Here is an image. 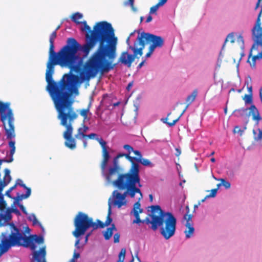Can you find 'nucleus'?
<instances>
[{"label": "nucleus", "mask_w": 262, "mask_h": 262, "mask_svg": "<svg viewBox=\"0 0 262 262\" xmlns=\"http://www.w3.org/2000/svg\"><path fill=\"white\" fill-rule=\"evenodd\" d=\"M12 117L13 119L11 122L9 121V122H6V123H4V122H2L5 131L7 139L10 140L8 143L10 149H15V142L12 140V139L14 138L16 136L14 125L15 118L13 112L12 113Z\"/></svg>", "instance_id": "9b49d317"}, {"label": "nucleus", "mask_w": 262, "mask_h": 262, "mask_svg": "<svg viewBox=\"0 0 262 262\" xmlns=\"http://www.w3.org/2000/svg\"><path fill=\"white\" fill-rule=\"evenodd\" d=\"M15 152V149H10V157L9 158H13V155H14Z\"/></svg>", "instance_id": "052dcab7"}, {"label": "nucleus", "mask_w": 262, "mask_h": 262, "mask_svg": "<svg viewBox=\"0 0 262 262\" xmlns=\"http://www.w3.org/2000/svg\"><path fill=\"white\" fill-rule=\"evenodd\" d=\"M79 242H80V239H77L75 242V246L77 248H79Z\"/></svg>", "instance_id": "0e129e2a"}, {"label": "nucleus", "mask_w": 262, "mask_h": 262, "mask_svg": "<svg viewBox=\"0 0 262 262\" xmlns=\"http://www.w3.org/2000/svg\"><path fill=\"white\" fill-rule=\"evenodd\" d=\"M32 236H33L34 242H35L39 244H41L43 243V238L42 236H37L36 235Z\"/></svg>", "instance_id": "473e14b6"}, {"label": "nucleus", "mask_w": 262, "mask_h": 262, "mask_svg": "<svg viewBox=\"0 0 262 262\" xmlns=\"http://www.w3.org/2000/svg\"><path fill=\"white\" fill-rule=\"evenodd\" d=\"M29 220L31 221H32L33 225H36L37 224H39V222H38V220L34 214H31L29 217Z\"/></svg>", "instance_id": "4c0bfd02"}, {"label": "nucleus", "mask_w": 262, "mask_h": 262, "mask_svg": "<svg viewBox=\"0 0 262 262\" xmlns=\"http://www.w3.org/2000/svg\"><path fill=\"white\" fill-rule=\"evenodd\" d=\"M243 99L246 104H251L252 103V95L251 94H246Z\"/></svg>", "instance_id": "2f4dec72"}, {"label": "nucleus", "mask_w": 262, "mask_h": 262, "mask_svg": "<svg viewBox=\"0 0 262 262\" xmlns=\"http://www.w3.org/2000/svg\"><path fill=\"white\" fill-rule=\"evenodd\" d=\"M95 139L99 142L102 148V160L101 163V168L102 171H104L110 158V154L107 150L108 147L106 146V142L102 138H96Z\"/></svg>", "instance_id": "4468645a"}, {"label": "nucleus", "mask_w": 262, "mask_h": 262, "mask_svg": "<svg viewBox=\"0 0 262 262\" xmlns=\"http://www.w3.org/2000/svg\"><path fill=\"white\" fill-rule=\"evenodd\" d=\"M261 23L259 20V25H257V20L255 25L252 30L253 39L257 44L262 43V28L260 27Z\"/></svg>", "instance_id": "6ab92c4d"}, {"label": "nucleus", "mask_w": 262, "mask_h": 262, "mask_svg": "<svg viewBox=\"0 0 262 262\" xmlns=\"http://www.w3.org/2000/svg\"><path fill=\"white\" fill-rule=\"evenodd\" d=\"M185 226L186 230L184 231L185 236L187 238H190L193 235L194 228L193 227L192 224L186 223Z\"/></svg>", "instance_id": "5701e85b"}, {"label": "nucleus", "mask_w": 262, "mask_h": 262, "mask_svg": "<svg viewBox=\"0 0 262 262\" xmlns=\"http://www.w3.org/2000/svg\"><path fill=\"white\" fill-rule=\"evenodd\" d=\"M111 198H110L108 201V213L106 217V220L104 223H103L102 221H101L99 220H97V225L98 226V228H103L105 226H107L110 225L112 222V219L111 217V215L112 213L111 211Z\"/></svg>", "instance_id": "aec40b11"}, {"label": "nucleus", "mask_w": 262, "mask_h": 262, "mask_svg": "<svg viewBox=\"0 0 262 262\" xmlns=\"http://www.w3.org/2000/svg\"><path fill=\"white\" fill-rule=\"evenodd\" d=\"M74 225L75 229L73 231V235L76 238L84 234L90 227H92L94 230L98 228L97 223L93 222V219L82 212L77 213L74 219Z\"/></svg>", "instance_id": "0eeeda50"}, {"label": "nucleus", "mask_w": 262, "mask_h": 262, "mask_svg": "<svg viewBox=\"0 0 262 262\" xmlns=\"http://www.w3.org/2000/svg\"><path fill=\"white\" fill-rule=\"evenodd\" d=\"M83 15L82 14L79 12H76L72 15L71 19L76 24H81V22L79 21V20L81 19Z\"/></svg>", "instance_id": "393cba45"}, {"label": "nucleus", "mask_w": 262, "mask_h": 262, "mask_svg": "<svg viewBox=\"0 0 262 262\" xmlns=\"http://www.w3.org/2000/svg\"><path fill=\"white\" fill-rule=\"evenodd\" d=\"M253 133L254 134V138L255 140H259L262 138V131L259 129L257 130H253Z\"/></svg>", "instance_id": "c85d7f7f"}, {"label": "nucleus", "mask_w": 262, "mask_h": 262, "mask_svg": "<svg viewBox=\"0 0 262 262\" xmlns=\"http://www.w3.org/2000/svg\"><path fill=\"white\" fill-rule=\"evenodd\" d=\"M155 50L149 47L148 52L146 53V57H149Z\"/></svg>", "instance_id": "5fc2aeb1"}, {"label": "nucleus", "mask_w": 262, "mask_h": 262, "mask_svg": "<svg viewBox=\"0 0 262 262\" xmlns=\"http://www.w3.org/2000/svg\"><path fill=\"white\" fill-rule=\"evenodd\" d=\"M56 36L54 31L49 38V57L46 72L48 92L75 88L81 79L80 64L82 59L78 53L80 43L75 38H69L66 45L56 53L54 44Z\"/></svg>", "instance_id": "f03ea898"}, {"label": "nucleus", "mask_w": 262, "mask_h": 262, "mask_svg": "<svg viewBox=\"0 0 262 262\" xmlns=\"http://www.w3.org/2000/svg\"><path fill=\"white\" fill-rule=\"evenodd\" d=\"M152 19V17L150 15H149L146 18V23H148L150 22Z\"/></svg>", "instance_id": "e2e57ef3"}, {"label": "nucleus", "mask_w": 262, "mask_h": 262, "mask_svg": "<svg viewBox=\"0 0 262 262\" xmlns=\"http://www.w3.org/2000/svg\"><path fill=\"white\" fill-rule=\"evenodd\" d=\"M13 111L10 108V102H3L0 101V120L4 123L12 120Z\"/></svg>", "instance_id": "f8f14e48"}, {"label": "nucleus", "mask_w": 262, "mask_h": 262, "mask_svg": "<svg viewBox=\"0 0 262 262\" xmlns=\"http://www.w3.org/2000/svg\"><path fill=\"white\" fill-rule=\"evenodd\" d=\"M176 153H175V155L177 156V157H179L181 154V150L180 149L178 148H176Z\"/></svg>", "instance_id": "bf43d9fd"}, {"label": "nucleus", "mask_w": 262, "mask_h": 262, "mask_svg": "<svg viewBox=\"0 0 262 262\" xmlns=\"http://www.w3.org/2000/svg\"><path fill=\"white\" fill-rule=\"evenodd\" d=\"M262 58V52L259 53L256 55H254L253 56L252 60L253 62V67H255V61L256 59Z\"/></svg>", "instance_id": "a19ab883"}, {"label": "nucleus", "mask_w": 262, "mask_h": 262, "mask_svg": "<svg viewBox=\"0 0 262 262\" xmlns=\"http://www.w3.org/2000/svg\"><path fill=\"white\" fill-rule=\"evenodd\" d=\"M247 111V109L246 108H241L236 110L234 111V113L235 114V115L237 116H239L241 115H243V114Z\"/></svg>", "instance_id": "c03bdc74"}, {"label": "nucleus", "mask_w": 262, "mask_h": 262, "mask_svg": "<svg viewBox=\"0 0 262 262\" xmlns=\"http://www.w3.org/2000/svg\"><path fill=\"white\" fill-rule=\"evenodd\" d=\"M16 188V187L13 185L12 186V187H11L10 188H9V189H8L6 192H5V195L8 196V198H11L12 199V197L11 195V192Z\"/></svg>", "instance_id": "79ce46f5"}, {"label": "nucleus", "mask_w": 262, "mask_h": 262, "mask_svg": "<svg viewBox=\"0 0 262 262\" xmlns=\"http://www.w3.org/2000/svg\"><path fill=\"white\" fill-rule=\"evenodd\" d=\"M97 137V135L95 133H91L89 135H86V138H88L90 139H93Z\"/></svg>", "instance_id": "603ef678"}, {"label": "nucleus", "mask_w": 262, "mask_h": 262, "mask_svg": "<svg viewBox=\"0 0 262 262\" xmlns=\"http://www.w3.org/2000/svg\"><path fill=\"white\" fill-rule=\"evenodd\" d=\"M167 0H159L157 3L160 7L163 6L166 2Z\"/></svg>", "instance_id": "6e6d98bb"}, {"label": "nucleus", "mask_w": 262, "mask_h": 262, "mask_svg": "<svg viewBox=\"0 0 262 262\" xmlns=\"http://www.w3.org/2000/svg\"><path fill=\"white\" fill-rule=\"evenodd\" d=\"M198 94V91L196 89H195L191 95L188 96L186 99V103H187V105L186 106L185 109L183 111L182 113L180 114V115L176 119L173 120L172 122H167V120L168 119L169 117L171 115V113H169L167 115V116L165 118H162L161 120L165 123H166L168 124L169 126H173L176 124V123L179 120L181 117L183 115V114L184 113V112L186 111L189 105L194 101V100L196 98V97Z\"/></svg>", "instance_id": "ddd939ff"}, {"label": "nucleus", "mask_w": 262, "mask_h": 262, "mask_svg": "<svg viewBox=\"0 0 262 262\" xmlns=\"http://www.w3.org/2000/svg\"><path fill=\"white\" fill-rule=\"evenodd\" d=\"M248 89L249 94H251L252 95V86H250V87H248Z\"/></svg>", "instance_id": "338daca9"}, {"label": "nucleus", "mask_w": 262, "mask_h": 262, "mask_svg": "<svg viewBox=\"0 0 262 262\" xmlns=\"http://www.w3.org/2000/svg\"><path fill=\"white\" fill-rule=\"evenodd\" d=\"M228 41H230L231 43L234 42L235 39H234V35L233 33H231L228 35V36H227V37L225 39V42H224V45H223V47H222L223 49L224 48V47H225L226 43Z\"/></svg>", "instance_id": "c756f323"}, {"label": "nucleus", "mask_w": 262, "mask_h": 262, "mask_svg": "<svg viewBox=\"0 0 262 262\" xmlns=\"http://www.w3.org/2000/svg\"><path fill=\"white\" fill-rule=\"evenodd\" d=\"M83 128L81 127L77 129V133L75 135V138L77 139L81 140L82 138H86V134Z\"/></svg>", "instance_id": "a878e982"}, {"label": "nucleus", "mask_w": 262, "mask_h": 262, "mask_svg": "<svg viewBox=\"0 0 262 262\" xmlns=\"http://www.w3.org/2000/svg\"><path fill=\"white\" fill-rule=\"evenodd\" d=\"M133 152L136 157H132V160L130 161L131 166L129 170L127 172L123 173L141 181L139 165L137 162L138 158L141 159L142 158V155L141 152L137 150H134Z\"/></svg>", "instance_id": "9d476101"}, {"label": "nucleus", "mask_w": 262, "mask_h": 262, "mask_svg": "<svg viewBox=\"0 0 262 262\" xmlns=\"http://www.w3.org/2000/svg\"><path fill=\"white\" fill-rule=\"evenodd\" d=\"M126 253V249L125 248L121 249L119 256H118V260L124 261Z\"/></svg>", "instance_id": "f704fd0d"}, {"label": "nucleus", "mask_w": 262, "mask_h": 262, "mask_svg": "<svg viewBox=\"0 0 262 262\" xmlns=\"http://www.w3.org/2000/svg\"><path fill=\"white\" fill-rule=\"evenodd\" d=\"M80 257V254L79 253H77L75 251L73 253V257L70 260V262H76L75 259Z\"/></svg>", "instance_id": "de8ad7c7"}, {"label": "nucleus", "mask_w": 262, "mask_h": 262, "mask_svg": "<svg viewBox=\"0 0 262 262\" xmlns=\"http://www.w3.org/2000/svg\"><path fill=\"white\" fill-rule=\"evenodd\" d=\"M124 5L125 6L129 5L133 11H134V12L136 11L137 10L134 7V0H128L127 2H125Z\"/></svg>", "instance_id": "58836bf2"}, {"label": "nucleus", "mask_w": 262, "mask_h": 262, "mask_svg": "<svg viewBox=\"0 0 262 262\" xmlns=\"http://www.w3.org/2000/svg\"><path fill=\"white\" fill-rule=\"evenodd\" d=\"M120 234L119 233H116L114 235V242L115 243H118L119 242L120 239Z\"/></svg>", "instance_id": "09e8293b"}, {"label": "nucleus", "mask_w": 262, "mask_h": 262, "mask_svg": "<svg viewBox=\"0 0 262 262\" xmlns=\"http://www.w3.org/2000/svg\"><path fill=\"white\" fill-rule=\"evenodd\" d=\"M89 112V107L87 108L82 109L80 111V114L83 117V121H84L88 118V114Z\"/></svg>", "instance_id": "72a5a7b5"}, {"label": "nucleus", "mask_w": 262, "mask_h": 262, "mask_svg": "<svg viewBox=\"0 0 262 262\" xmlns=\"http://www.w3.org/2000/svg\"><path fill=\"white\" fill-rule=\"evenodd\" d=\"M128 48L133 51V54H129L127 52H122L119 58L118 62L130 67L137 55L142 56L143 52L141 51V49H139L136 41H135L134 46H129Z\"/></svg>", "instance_id": "1a4fd4ad"}, {"label": "nucleus", "mask_w": 262, "mask_h": 262, "mask_svg": "<svg viewBox=\"0 0 262 262\" xmlns=\"http://www.w3.org/2000/svg\"><path fill=\"white\" fill-rule=\"evenodd\" d=\"M137 160V163H140L144 166H149L151 164V162L148 159H143L142 158L141 159L138 158Z\"/></svg>", "instance_id": "7c9ffc66"}, {"label": "nucleus", "mask_w": 262, "mask_h": 262, "mask_svg": "<svg viewBox=\"0 0 262 262\" xmlns=\"http://www.w3.org/2000/svg\"><path fill=\"white\" fill-rule=\"evenodd\" d=\"M140 200L138 199L134 205L133 212L136 219L133 223L151 224V228L154 231H156L160 227V233L165 239H168L173 236L177 227V219L173 214L170 212L163 211L159 205H153L151 206V214H149L151 220L148 217L141 220L139 214L143 210L141 208Z\"/></svg>", "instance_id": "20e7f679"}, {"label": "nucleus", "mask_w": 262, "mask_h": 262, "mask_svg": "<svg viewBox=\"0 0 262 262\" xmlns=\"http://www.w3.org/2000/svg\"><path fill=\"white\" fill-rule=\"evenodd\" d=\"M18 206L20 208V209H21V210L23 211V212L24 213H25V214H28L27 211L25 207L24 206V205L23 204H18Z\"/></svg>", "instance_id": "864d4df0"}, {"label": "nucleus", "mask_w": 262, "mask_h": 262, "mask_svg": "<svg viewBox=\"0 0 262 262\" xmlns=\"http://www.w3.org/2000/svg\"><path fill=\"white\" fill-rule=\"evenodd\" d=\"M233 132L234 133H239L240 135H242L243 133V130H242L240 127L238 126L234 127Z\"/></svg>", "instance_id": "3c124183"}, {"label": "nucleus", "mask_w": 262, "mask_h": 262, "mask_svg": "<svg viewBox=\"0 0 262 262\" xmlns=\"http://www.w3.org/2000/svg\"><path fill=\"white\" fill-rule=\"evenodd\" d=\"M118 158L116 156L113 160V166L110 167L108 172L106 175V179L108 182H112L115 176L117 174V176L121 174V168L118 165Z\"/></svg>", "instance_id": "2eb2a0df"}, {"label": "nucleus", "mask_w": 262, "mask_h": 262, "mask_svg": "<svg viewBox=\"0 0 262 262\" xmlns=\"http://www.w3.org/2000/svg\"><path fill=\"white\" fill-rule=\"evenodd\" d=\"M133 82L132 81V82H130L127 87H126V90L128 91H129L130 89L132 88V87L133 86Z\"/></svg>", "instance_id": "680f3d73"}, {"label": "nucleus", "mask_w": 262, "mask_h": 262, "mask_svg": "<svg viewBox=\"0 0 262 262\" xmlns=\"http://www.w3.org/2000/svg\"><path fill=\"white\" fill-rule=\"evenodd\" d=\"M74 89L68 88L48 92L58 113L57 118L60 120V125L66 128L63 134L66 140L64 145L71 149L76 147L75 139L72 137V123L78 117L73 107L74 101L70 98Z\"/></svg>", "instance_id": "7ed1b4c3"}, {"label": "nucleus", "mask_w": 262, "mask_h": 262, "mask_svg": "<svg viewBox=\"0 0 262 262\" xmlns=\"http://www.w3.org/2000/svg\"><path fill=\"white\" fill-rule=\"evenodd\" d=\"M17 185H19V186H20L21 187H23V188L26 189L27 190V191L28 190V189H30V188L27 187L26 185L23 183L22 180L19 179H18L16 180L15 184L14 185V186L16 188Z\"/></svg>", "instance_id": "c9c22d12"}, {"label": "nucleus", "mask_w": 262, "mask_h": 262, "mask_svg": "<svg viewBox=\"0 0 262 262\" xmlns=\"http://www.w3.org/2000/svg\"><path fill=\"white\" fill-rule=\"evenodd\" d=\"M218 188H219L217 187V188H214V189H212L211 190V193L209 194L206 195V198H214V197H215L216 196Z\"/></svg>", "instance_id": "37998d69"}, {"label": "nucleus", "mask_w": 262, "mask_h": 262, "mask_svg": "<svg viewBox=\"0 0 262 262\" xmlns=\"http://www.w3.org/2000/svg\"><path fill=\"white\" fill-rule=\"evenodd\" d=\"M219 181H220L221 183L217 185L218 188H219L221 185L225 187L226 189H229L230 188L231 184L228 181H227L224 179H220Z\"/></svg>", "instance_id": "cd10ccee"}, {"label": "nucleus", "mask_w": 262, "mask_h": 262, "mask_svg": "<svg viewBox=\"0 0 262 262\" xmlns=\"http://www.w3.org/2000/svg\"><path fill=\"white\" fill-rule=\"evenodd\" d=\"M81 23L83 25L82 31L88 32L85 34L86 42L83 46L80 44L78 51H82L86 56L96 44L99 43L97 49L85 62L80 72L81 81H84L95 77L99 72H108L116 66L117 63L113 64L106 58L112 60L116 57L117 38L115 36L111 24L106 21L96 23L93 30L86 21Z\"/></svg>", "instance_id": "f257e3e1"}, {"label": "nucleus", "mask_w": 262, "mask_h": 262, "mask_svg": "<svg viewBox=\"0 0 262 262\" xmlns=\"http://www.w3.org/2000/svg\"><path fill=\"white\" fill-rule=\"evenodd\" d=\"M31 189H28V190L26 191V193L25 194H23L21 195H19V193H17V195L16 197L12 198V199L15 200V202H14V204H18L19 203V202L23 199H27L31 195Z\"/></svg>", "instance_id": "412c9836"}, {"label": "nucleus", "mask_w": 262, "mask_h": 262, "mask_svg": "<svg viewBox=\"0 0 262 262\" xmlns=\"http://www.w3.org/2000/svg\"><path fill=\"white\" fill-rule=\"evenodd\" d=\"M7 225L6 231L2 233L0 257L8 251L10 248L19 244L20 241L22 239V235L19 233V229L14 223H8Z\"/></svg>", "instance_id": "423d86ee"}, {"label": "nucleus", "mask_w": 262, "mask_h": 262, "mask_svg": "<svg viewBox=\"0 0 262 262\" xmlns=\"http://www.w3.org/2000/svg\"><path fill=\"white\" fill-rule=\"evenodd\" d=\"M259 97H260V101L262 102V88L260 90Z\"/></svg>", "instance_id": "774afa93"}, {"label": "nucleus", "mask_w": 262, "mask_h": 262, "mask_svg": "<svg viewBox=\"0 0 262 262\" xmlns=\"http://www.w3.org/2000/svg\"><path fill=\"white\" fill-rule=\"evenodd\" d=\"M4 176L2 180H0V198L4 196L2 193L4 188L11 181L12 177L10 176V170L8 168H5L4 170Z\"/></svg>", "instance_id": "a211bd4d"}, {"label": "nucleus", "mask_w": 262, "mask_h": 262, "mask_svg": "<svg viewBox=\"0 0 262 262\" xmlns=\"http://www.w3.org/2000/svg\"><path fill=\"white\" fill-rule=\"evenodd\" d=\"M116 157L119 159L120 158H121V157H125L126 158V159H127L130 162V161L132 160V157L130 156V155H129V154H122V153H120L119 154H118Z\"/></svg>", "instance_id": "e433bc0d"}, {"label": "nucleus", "mask_w": 262, "mask_h": 262, "mask_svg": "<svg viewBox=\"0 0 262 262\" xmlns=\"http://www.w3.org/2000/svg\"><path fill=\"white\" fill-rule=\"evenodd\" d=\"M81 127L83 128V131H84L85 133H86V132L89 130V128L88 126H86L85 125H84V123H82L81 124Z\"/></svg>", "instance_id": "4d7b16f0"}, {"label": "nucleus", "mask_w": 262, "mask_h": 262, "mask_svg": "<svg viewBox=\"0 0 262 262\" xmlns=\"http://www.w3.org/2000/svg\"><path fill=\"white\" fill-rule=\"evenodd\" d=\"M83 139H84L83 140V145L84 148H86L87 147V141L86 139H85L84 138Z\"/></svg>", "instance_id": "69168bd1"}, {"label": "nucleus", "mask_w": 262, "mask_h": 262, "mask_svg": "<svg viewBox=\"0 0 262 262\" xmlns=\"http://www.w3.org/2000/svg\"><path fill=\"white\" fill-rule=\"evenodd\" d=\"M7 207V203L6 201L4 200V196L0 198V213H4Z\"/></svg>", "instance_id": "bb28decb"}, {"label": "nucleus", "mask_w": 262, "mask_h": 262, "mask_svg": "<svg viewBox=\"0 0 262 262\" xmlns=\"http://www.w3.org/2000/svg\"><path fill=\"white\" fill-rule=\"evenodd\" d=\"M19 214L20 212L16 208H8L4 213H0V227L4 226L6 223L12 219L11 213Z\"/></svg>", "instance_id": "dca6fc26"}, {"label": "nucleus", "mask_w": 262, "mask_h": 262, "mask_svg": "<svg viewBox=\"0 0 262 262\" xmlns=\"http://www.w3.org/2000/svg\"><path fill=\"white\" fill-rule=\"evenodd\" d=\"M192 214H185L184 216V218L185 220H186V223H190L192 224Z\"/></svg>", "instance_id": "a18cd8bd"}, {"label": "nucleus", "mask_w": 262, "mask_h": 262, "mask_svg": "<svg viewBox=\"0 0 262 262\" xmlns=\"http://www.w3.org/2000/svg\"><path fill=\"white\" fill-rule=\"evenodd\" d=\"M110 182L119 190H124L123 193H121L117 190L113 191L112 193V203L118 208L126 205L125 198L127 195L133 198L136 193H138L140 194L139 200H141L143 198L142 193L139 188L142 187L140 181L121 173L116 179Z\"/></svg>", "instance_id": "39448f33"}, {"label": "nucleus", "mask_w": 262, "mask_h": 262, "mask_svg": "<svg viewBox=\"0 0 262 262\" xmlns=\"http://www.w3.org/2000/svg\"><path fill=\"white\" fill-rule=\"evenodd\" d=\"M237 41L241 42L242 45L244 44V38H243V37L241 35L238 36V38H237Z\"/></svg>", "instance_id": "13d9d810"}, {"label": "nucleus", "mask_w": 262, "mask_h": 262, "mask_svg": "<svg viewBox=\"0 0 262 262\" xmlns=\"http://www.w3.org/2000/svg\"><path fill=\"white\" fill-rule=\"evenodd\" d=\"M260 10L258 14L257 18L256 19L257 25H259V20H260V17L262 15V4L260 5Z\"/></svg>", "instance_id": "8fccbe9b"}, {"label": "nucleus", "mask_w": 262, "mask_h": 262, "mask_svg": "<svg viewBox=\"0 0 262 262\" xmlns=\"http://www.w3.org/2000/svg\"><path fill=\"white\" fill-rule=\"evenodd\" d=\"M123 148L127 150V153L126 154H129L130 155L132 152H134V148L128 144H125L123 146Z\"/></svg>", "instance_id": "ea45409f"}, {"label": "nucleus", "mask_w": 262, "mask_h": 262, "mask_svg": "<svg viewBox=\"0 0 262 262\" xmlns=\"http://www.w3.org/2000/svg\"><path fill=\"white\" fill-rule=\"evenodd\" d=\"M19 233L22 235V239L20 241L19 244L16 246L23 245L25 247H29L33 251V253L35 251H38L35 250L36 246L33 240V236H30L28 237H24V234L19 230ZM40 249L39 250V251ZM33 253H32V255Z\"/></svg>", "instance_id": "f3484780"}, {"label": "nucleus", "mask_w": 262, "mask_h": 262, "mask_svg": "<svg viewBox=\"0 0 262 262\" xmlns=\"http://www.w3.org/2000/svg\"><path fill=\"white\" fill-rule=\"evenodd\" d=\"M250 110L252 113L253 120L259 121L261 119V117L259 116L258 111L254 105H252Z\"/></svg>", "instance_id": "b1692460"}, {"label": "nucleus", "mask_w": 262, "mask_h": 262, "mask_svg": "<svg viewBox=\"0 0 262 262\" xmlns=\"http://www.w3.org/2000/svg\"><path fill=\"white\" fill-rule=\"evenodd\" d=\"M160 7V6L158 4L151 7L150 9V13L151 14L156 13Z\"/></svg>", "instance_id": "49530a36"}, {"label": "nucleus", "mask_w": 262, "mask_h": 262, "mask_svg": "<svg viewBox=\"0 0 262 262\" xmlns=\"http://www.w3.org/2000/svg\"><path fill=\"white\" fill-rule=\"evenodd\" d=\"M113 231H117V228L114 224L111 225V227L107 228L104 232L103 235L106 240H108L111 238L113 235Z\"/></svg>", "instance_id": "4be33fe9"}, {"label": "nucleus", "mask_w": 262, "mask_h": 262, "mask_svg": "<svg viewBox=\"0 0 262 262\" xmlns=\"http://www.w3.org/2000/svg\"><path fill=\"white\" fill-rule=\"evenodd\" d=\"M136 41L141 52H143L146 43H151L149 47L155 50L156 48H162L164 42V39L161 36L144 32L141 33L138 32Z\"/></svg>", "instance_id": "6e6552de"}]
</instances>
